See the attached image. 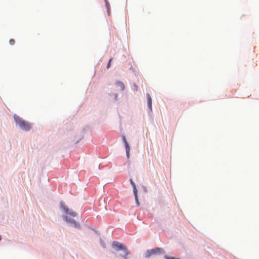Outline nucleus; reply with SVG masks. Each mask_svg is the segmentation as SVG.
I'll return each instance as SVG.
<instances>
[{
  "label": "nucleus",
  "instance_id": "obj_1",
  "mask_svg": "<svg viewBox=\"0 0 259 259\" xmlns=\"http://www.w3.org/2000/svg\"><path fill=\"white\" fill-rule=\"evenodd\" d=\"M112 247L115 249L116 251L122 250V252L120 256L124 259H128V255L130 254V251L128 248L123 244L117 242L113 241L112 244Z\"/></svg>",
  "mask_w": 259,
  "mask_h": 259
},
{
  "label": "nucleus",
  "instance_id": "obj_2",
  "mask_svg": "<svg viewBox=\"0 0 259 259\" xmlns=\"http://www.w3.org/2000/svg\"><path fill=\"white\" fill-rule=\"evenodd\" d=\"M14 120L17 124L23 130L25 131H29L32 127V124L26 121L17 115H14Z\"/></svg>",
  "mask_w": 259,
  "mask_h": 259
},
{
  "label": "nucleus",
  "instance_id": "obj_3",
  "mask_svg": "<svg viewBox=\"0 0 259 259\" xmlns=\"http://www.w3.org/2000/svg\"><path fill=\"white\" fill-rule=\"evenodd\" d=\"M163 252L164 250L162 248L156 247L152 249L147 250L145 252V257L148 258L153 255L158 254Z\"/></svg>",
  "mask_w": 259,
  "mask_h": 259
},
{
  "label": "nucleus",
  "instance_id": "obj_4",
  "mask_svg": "<svg viewBox=\"0 0 259 259\" xmlns=\"http://www.w3.org/2000/svg\"><path fill=\"white\" fill-rule=\"evenodd\" d=\"M122 139L125 145L126 156L128 158L130 156V147L124 136H122Z\"/></svg>",
  "mask_w": 259,
  "mask_h": 259
},
{
  "label": "nucleus",
  "instance_id": "obj_5",
  "mask_svg": "<svg viewBox=\"0 0 259 259\" xmlns=\"http://www.w3.org/2000/svg\"><path fill=\"white\" fill-rule=\"evenodd\" d=\"M63 209L65 211L66 213L69 215H70L72 217H76V213L74 211H73L72 210H69L67 207H66L65 206H62Z\"/></svg>",
  "mask_w": 259,
  "mask_h": 259
},
{
  "label": "nucleus",
  "instance_id": "obj_6",
  "mask_svg": "<svg viewBox=\"0 0 259 259\" xmlns=\"http://www.w3.org/2000/svg\"><path fill=\"white\" fill-rule=\"evenodd\" d=\"M64 219H65V221L66 222H68L74 223L75 227H79V224L76 223V222H75V221L74 220L70 219L68 218V217H65L64 218Z\"/></svg>",
  "mask_w": 259,
  "mask_h": 259
},
{
  "label": "nucleus",
  "instance_id": "obj_7",
  "mask_svg": "<svg viewBox=\"0 0 259 259\" xmlns=\"http://www.w3.org/2000/svg\"><path fill=\"white\" fill-rule=\"evenodd\" d=\"M148 105L150 110H152V99L149 94L147 95Z\"/></svg>",
  "mask_w": 259,
  "mask_h": 259
},
{
  "label": "nucleus",
  "instance_id": "obj_8",
  "mask_svg": "<svg viewBox=\"0 0 259 259\" xmlns=\"http://www.w3.org/2000/svg\"><path fill=\"white\" fill-rule=\"evenodd\" d=\"M117 85L121 91H123L124 89V84L120 81H117L116 82Z\"/></svg>",
  "mask_w": 259,
  "mask_h": 259
},
{
  "label": "nucleus",
  "instance_id": "obj_9",
  "mask_svg": "<svg viewBox=\"0 0 259 259\" xmlns=\"http://www.w3.org/2000/svg\"><path fill=\"white\" fill-rule=\"evenodd\" d=\"M134 188V195H135V199L136 200H137V190L136 189V187L135 186V187H133Z\"/></svg>",
  "mask_w": 259,
  "mask_h": 259
},
{
  "label": "nucleus",
  "instance_id": "obj_10",
  "mask_svg": "<svg viewBox=\"0 0 259 259\" xmlns=\"http://www.w3.org/2000/svg\"><path fill=\"white\" fill-rule=\"evenodd\" d=\"M9 43L11 45H14L15 43V41L14 39L11 38L9 40Z\"/></svg>",
  "mask_w": 259,
  "mask_h": 259
},
{
  "label": "nucleus",
  "instance_id": "obj_11",
  "mask_svg": "<svg viewBox=\"0 0 259 259\" xmlns=\"http://www.w3.org/2000/svg\"><path fill=\"white\" fill-rule=\"evenodd\" d=\"M112 60V58H111L109 60V62H108V63L107 64V68H109L110 67V63H111V62Z\"/></svg>",
  "mask_w": 259,
  "mask_h": 259
},
{
  "label": "nucleus",
  "instance_id": "obj_12",
  "mask_svg": "<svg viewBox=\"0 0 259 259\" xmlns=\"http://www.w3.org/2000/svg\"><path fill=\"white\" fill-rule=\"evenodd\" d=\"M130 182L132 184V185L133 186V187H135L136 186V184L135 183L133 182V181L132 180V179H131L130 180Z\"/></svg>",
  "mask_w": 259,
  "mask_h": 259
},
{
  "label": "nucleus",
  "instance_id": "obj_13",
  "mask_svg": "<svg viewBox=\"0 0 259 259\" xmlns=\"http://www.w3.org/2000/svg\"><path fill=\"white\" fill-rule=\"evenodd\" d=\"M105 2H106V6L107 8V9H109V3L107 2V0H105Z\"/></svg>",
  "mask_w": 259,
  "mask_h": 259
},
{
  "label": "nucleus",
  "instance_id": "obj_14",
  "mask_svg": "<svg viewBox=\"0 0 259 259\" xmlns=\"http://www.w3.org/2000/svg\"><path fill=\"white\" fill-rule=\"evenodd\" d=\"M134 89L136 91H138V87L137 85L134 84Z\"/></svg>",
  "mask_w": 259,
  "mask_h": 259
},
{
  "label": "nucleus",
  "instance_id": "obj_15",
  "mask_svg": "<svg viewBox=\"0 0 259 259\" xmlns=\"http://www.w3.org/2000/svg\"><path fill=\"white\" fill-rule=\"evenodd\" d=\"M136 203H137V205H138V206H139V205H140V203H139V201H138V199H137V200H136Z\"/></svg>",
  "mask_w": 259,
  "mask_h": 259
},
{
  "label": "nucleus",
  "instance_id": "obj_16",
  "mask_svg": "<svg viewBox=\"0 0 259 259\" xmlns=\"http://www.w3.org/2000/svg\"><path fill=\"white\" fill-rule=\"evenodd\" d=\"M2 239V237H1V236L0 235V240H1Z\"/></svg>",
  "mask_w": 259,
  "mask_h": 259
}]
</instances>
